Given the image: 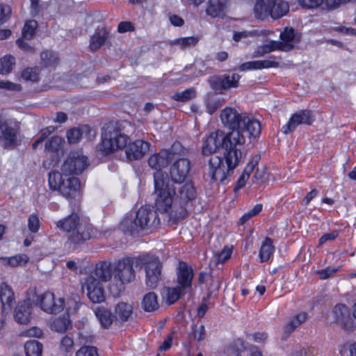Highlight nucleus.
I'll use <instances>...</instances> for the list:
<instances>
[{"label": "nucleus", "mask_w": 356, "mask_h": 356, "mask_svg": "<svg viewBox=\"0 0 356 356\" xmlns=\"http://www.w3.org/2000/svg\"><path fill=\"white\" fill-rule=\"evenodd\" d=\"M88 165V159L81 151L70 152L60 166V172L53 170L49 173V190L58 192L70 201L79 200L81 197V183L74 175L82 173Z\"/></svg>", "instance_id": "nucleus-1"}, {"label": "nucleus", "mask_w": 356, "mask_h": 356, "mask_svg": "<svg viewBox=\"0 0 356 356\" xmlns=\"http://www.w3.org/2000/svg\"><path fill=\"white\" fill-rule=\"evenodd\" d=\"M220 118L224 127L238 131L245 139L247 136L255 138L261 133L259 122L236 108L225 107L220 111Z\"/></svg>", "instance_id": "nucleus-2"}, {"label": "nucleus", "mask_w": 356, "mask_h": 356, "mask_svg": "<svg viewBox=\"0 0 356 356\" xmlns=\"http://www.w3.org/2000/svg\"><path fill=\"white\" fill-rule=\"evenodd\" d=\"M244 144L245 138L240 136L238 131H229L225 134L223 131L217 129L207 136L202 149L203 154L209 155L220 148L225 149V152L235 149L241 151V147Z\"/></svg>", "instance_id": "nucleus-3"}, {"label": "nucleus", "mask_w": 356, "mask_h": 356, "mask_svg": "<svg viewBox=\"0 0 356 356\" xmlns=\"http://www.w3.org/2000/svg\"><path fill=\"white\" fill-rule=\"evenodd\" d=\"M224 157L225 162L223 158L218 156H212L209 161V175L213 180L223 181L240 163L242 152L236 149L232 150L225 152Z\"/></svg>", "instance_id": "nucleus-4"}, {"label": "nucleus", "mask_w": 356, "mask_h": 356, "mask_svg": "<svg viewBox=\"0 0 356 356\" xmlns=\"http://www.w3.org/2000/svg\"><path fill=\"white\" fill-rule=\"evenodd\" d=\"M175 200L170 213V220L177 222L188 216V209L196 197V191L190 181L175 188Z\"/></svg>", "instance_id": "nucleus-5"}, {"label": "nucleus", "mask_w": 356, "mask_h": 356, "mask_svg": "<svg viewBox=\"0 0 356 356\" xmlns=\"http://www.w3.org/2000/svg\"><path fill=\"white\" fill-rule=\"evenodd\" d=\"M154 191L153 193L155 207L160 212H167L173 207L175 188L170 184L167 175L163 172L154 173Z\"/></svg>", "instance_id": "nucleus-6"}, {"label": "nucleus", "mask_w": 356, "mask_h": 356, "mask_svg": "<svg viewBox=\"0 0 356 356\" xmlns=\"http://www.w3.org/2000/svg\"><path fill=\"white\" fill-rule=\"evenodd\" d=\"M56 225L60 230L70 233L69 239L74 243H81L92 237V229L88 225L80 222L79 216L74 211L58 220Z\"/></svg>", "instance_id": "nucleus-7"}, {"label": "nucleus", "mask_w": 356, "mask_h": 356, "mask_svg": "<svg viewBox=\"0 0 356 356\" xmlns=\"http://www.w3.org/2000/svg\"><path fill=\"white\" fill-rule=\"evenodd\" d=\"M134 278V259L124 258L119 260L113 268L112 284L109 286L110 292L114 296H119L124 289V285L131 282Z\"/></svg>", "instance_id": "nucleus-8"}, {"label": "nucleus", "mask_w": 356, "mask_h": 356, "mask_svg": "<svg viewBox=\"0 0 356 356\" xmlns=\"http://www.w3.org/2000/svg\"><path fill=\"white\" fill-rule=\"evenodd\" d=\"M159 223L157 213L147 207H140L136 216L134 222L129 220H124L123 224L127 227V230L131 233L138 232L141 229H148Z\"/></svg>", "instance_id": "nucleus-9"}, {"label": "nucleus", "mask_w": 356, "mask_h": 356, "mask_svg": "<svg viewBox=\"0 0 356 356\" xmlns=\"http://www.w3.org/2000/svg\"><path fill=\"white\" fill-rule=\"evenodd\" d=\"M129 140V138L118 130H106L102 134L99 150L105 154H108L114 151L122 149L127 146Z\"/></svg>", "instance_id": "nucleus-10"}, {"label": "nucleus", "mask_w": 356, "mask_h": 356, "mask_svg": "<svg viewBox=\"0 0 356 356\" xmlns=\"http://www.w3.org/2000/svg\"><path fill=\"white\" fill-rule=\"evenodd\" d=\"M36 297V304L46 313L57 314L65 308V300L62 298L56 299L51 292L47 291Z\"/></svg>", "instance_id": "nucleus-11"}, {"label": "nucleus", "mask_w": 356, "mask_h": 356, "mask_svg": "<svg viewBox=\"0 0 356 356\" xmlns=\"http://www.w3.org/2000/svg\"><path fill=\"white\" fill-rule=\"evenodd\" d=\"M81 289L93 303L102 302L105 300L104 287L93 275L88 276L85 279Z\"/></svg>", "instance_id": "nucleus-12"}, {"label": "nucleus", "mask_w": 356, "mask_h": 356, "mask_svg": "<svg viewBox=\"0 0 356 356\" xmlns=\"http://www.w3.org/2000/svg\"><path fill=\"white\" fill-rule=\"evenodd\" d=\"M145 265L146 284L150 289H154L161 280V264L157 257H152L149 259L147 256L143 258Z\"/></svg>", "instance_id": "nucleus-13"}, {"label": "nucleus", "mask_w": 356, "mask_h": 356, "mask_svg": "<svg viewBox=\"0 0 356 356\" xmlns=\"http://www.w3.org/2000/svg\"><path fill=\"white\" fill-rule=\"evenodd\" d=\"M191 161L185 158L176 159L170 169V176L172 182L181 184L189 175Z\"/></svg>", "instance_id": "nucleus-14"}, {"label": "nucleus", "mask_w": 356, "mask_h": 356, "mask_svg": "<svg viewBox=\"0 0 356 356\" xmlns=\"http://www.w3.org/2000/svg\"><path fill=\"white\" fill-rule=\"evenodd\" d=\"M314 120V116L309 110H301L295 113L289 119L287 124L282 127V131L287 134L300 124L310 125Z\"/></svg>", "instance_id": "nucleus-15"}, {"label": "nucleus", "mask_w": 356, "mask_h": 356, "mask_svg": "<svg viewBox=\"0 0 356 356\" xmlns=\"http://www.w3.org/2000/svg\"><path fill=\"white\" fill-rule=\"evenodd\" d=\"M180 145L175 143L171 149H162L159 153L152 154L148 160V164L152 169L157 172H161V170L165 168L168 162L174 158V151L177 149Z\"/></svg>", "instance_id": "nucleus-16"}, {"label": "nucleus", "mask_w": 356, "mask_h": 356, "mask_svg": "<svg viewBox=\"0 0 356 356\" xmlns=\"http://www.w3.org/2000/svg\"><path fill=\"white\" fill-rule=\"evenodd\" d=\"M17 125L0 115V140L6 145H14L17 140Z\"/></svg>", "instance_id": "nucleus-17"}, {"label": "nucleus", "mask_w": 356, "mask_h": 356, "mask_svg": "<svg viewBox=\"0 0 356 356\" xmlns=\"http://www.w3.org/2000/svg\"><path fill=\"white\" fill-rule=\"evenodd\" d=\"M241 76L236 73L213 76L209 79V83L213 90L218 92L237 88Z\"/></svg>", "instance_id": "nucleus-18"}, {"label": "nucleus", "mask_w": 356, "mask_h": 356, "mask_svg": "<svg viewBox=\"0 0 356 356\" xmlns=\"http://www.w3.org/2000/svg\"><path fill=\"white\" fill-rule=\"evenodd\" d=\"M150 144L143 140H136L130 143L126 149V155L129 161L142 158L149 150Z\"/></svg>", "instance_id": "nucleus-19"}, {"label": "nucleus", "mask_w": 356, "mask_h": 356, "mask_svg": "<svg viewBox=\"0 0 356 356\" xmlns=\"http://www.w3.org/2000/svg\"><path fill=\"white\" fill-rule=\"evenodd\" d=\"M193 276V268L186 263L180 261L177 268V279L179 286L183 289L191 288Z\"/></svg>", "instance_id": "nucleus-20"}, {"label": "nucleus", "mask_w": 356, "mask_h": 356, "mask_svg": "<svg viewBox=\"0 0 356 356\" xmlns=\"http://www.w3.org/2000/svg\"><path fill=\"white\" fill-rule=\"evenodd\" d=\"M280 42L282 46V51H289L291 50L296 44L299 43L301 39L300 34L296 32L293 28H285L280 35Z\"/></svg>", "instance_id": "nucleus-21"}, {"label": "nucleus", "mask_w": 356, "mask_h": 356, "mask_svg": "<svg viewBox=\"0 0 356 356\" xmlns=\"http://www.w3.org/2000/svg\"><path fill=\"white\" fill-rule=\"evenodd\" d=\"M335 320L348 331L353 327V318L348 307L343 304L336 305L333 310Z\"/></svg>", "instance_id": "nucleus-22"}, {"label": "nucleus", "mask_w": 356, "mask_h": 356, "mask_svg": "<svg viewBox=\"0 0 356 356\" xmlns=\"http://www.w3.org/2000/svg\"><path fill=\"white\" fill-rule=\"evenodd\" d=\"M0 300L3 312L10 310L15 302V293L13 288L6 282L0 284Z\"/></svg>", "instance_id": "nucleus-23"}, {"label": "nucleus", "mask_w": 356, "mask_h": 356, "mask_svg": "<svg viewBox=\"0 0 356 356\" xmlns=\"http://www.w3.org/2000/svg\"><path fill=\"white\" fill-rule=\"evenodd\" d=\"M133 314V305L131 303L120 302L114 308L115 322L123 323L129 321Z\"/></svg>", "instance_id": "nucleus-24"}, {"label": "nucleus", "mask_w": 356, "mask_h": 356, "mask_svg": "<svg viewBox=\"0 0 356 356\" xmlns=\"http://www.w3.org/2000/svg\"><path fill=\"white\" fill-rule=\"evenodd\" d=\"M31 303L26 300L18 303L15 309V320L20 324H26L31 319Z\"/></svg>", "instance_id": "nucleus-25"}, {"label": "nucleus", "mask_w": 356, "mask_h": 356, "mask_svg": "<svg viewBox=\"0 0 356 356\" xmlns=\"http://www.w3.org/2000/svg\"><path fill=\"white\" fill-rule=\"evenodd\" d=\"M94 275L99 282L111 281L112 282L113 269L111 264L106 261L97 264L94 271Z\"/></svg>", "instance_id": "nucleus-26"}, {"label": "nucleus", "mask_w": 356, "mask_h": 356, "mask_svg": "<svg viewBox=\"0 0 356 356\" xmlns=\"http://www.w3.org/2000/svg\"><path fill=\"white\" fill-rule=\"evenodd\" d=\"M227 0H209L206 8L207 15L214 17H222L226 10Z\"/></svg>", "instance_id": "nucleus-27"}, {"label": "nucleus", "mask_w": 356, "mask_h": 356, "mask_svg": "<svg viewBox=\"0 0 356 356\" xmlns=\"http://www.w3.org/2000/svg\"><path fill=\"white\" fill-rule=\"evenodd\" d=\"M109 33L104 27H99L95 30V32L91 36L90 40V49L92 51H95L99 49L108 38Z\"/></svg>", "instance_id": "nucleus-28"}, {"label": "nucleus", "mask_w": 356, "mask_h": 356, "mask_svg": "<svg viewBox=\"0 0 356 356\" xmlns=\"http://www.w3.org/2000/svg\"><path fill=\"white\" fill-rule=\"evenodd\" d=\"M274 0H256L254 14L257 19L264 20L269 17Z\"/></svg>", "instance_id": "nucleus-29"}, {"label": "nucleus", "mask_w": 356, "mask_h": 356, "mask_svg": "<svg viewBox=\"0 0 356 356\" xmlns=\"http://www.w3.org/2000/svg\"><path fill=\"white\" fill-rule=\"evenodd\" d=\"M263 33L257 29L245 30L242 31H234L233 40L235 42L244 43L251 42L253 39L261 35Z\"/></svg>", "instance_id": "nucleus-30"}, {"label": "nucleus", "mask_w": 356, "mask_h": 356, "mask_svg": "<svg viewBox=\"0 0 356 356\" xmlns=\"http://www.w3.org/2000/svg\"><path fill=\"white\" fill-rule=\"evenodd\" d=\"M95 313L101 325L104 328L110 327L115 320L114 314L104 307H97Z\"/></svg>", "instance_id": "nucleus-31"}, {"label": "nucleus", "mask_w": 356, "mask_h": 356, "mask_svg": "<svg viewBox=\"0 0 356 356\" xmlns=\"http://www.w3.org/2000/svg\"><path fill=\"white\" fill-rule=\"evenodd\" d=\"M289 6L287 2L282 0H274L273 6L269 13V17L276 19L287 14Z\"/></svg>", "instance_id": "nucleus-32"}, {"label": "nucleus", "mask_w": 356, "mask_h": 356, "mask_svg": "<svg viewBox=\"0 0 356 356\" xmlns=\"http://www.w3.org/2000/svg\"><path fill=\"white\" fill-rule=\"evenodd\" d=\"M275 251V246L273 244V240L266 237L263 241L259 252V257L261 263L268 261Z\"/></svg>", "instance_id": "nucleus-33"}, {"label": "nucleus", "mask_w": 356, "mask_h": 356, "mask_svg": "<svg viewBox=\"0 0 356 356\" xmlns=\"http://www.w3.org/2000/svg\"><path fill=\"white\" fill-rule=\"evenodd\" d=\"M225 104V99L213 94H209L205 99L207 112L212 115Z\"/></svg>", "instance_id": "nucleus-34"}, {"label": "nucleus", "mask_w": 356, "mask_h": 356, "mask_svg": "<svg viewBox=\"0 0 356 356\" xmlns=\"http://www.w3.org/2000/svg\"><path fill=\"white\" fill-rule=\"evenodd\" d=\"M307 319V314L300 312L291 317L284 327V332L289 334L295 330V329L304 323Z\"/></svg>", "instance_id": "nucleus-35"}, {"label": "nucleus", "mask_w": 356, "mask_h": 356, "mask_svg": "<svg viewBox=\"0 0 356 356\" xmlns=\"http://www.w3.org/2000/svg\"><path fill=\"white\" fill-rule=\"evenodd\" d=\"M1 263L8 267H17L26 264L29 257L25 254H19L10 257H0Z\"/></svg>", "instance_id": "nucleus-36"}, {"label": "nucleus", "mask_w": 356, "mask_h": 356, "mask_svg": "<svg viewBox=\"0 0 356 356\" xmlns=\"http://www.w3.org/2000/svg\"><path fill=\"white\" fill-rule=\"evenodd\" d=\"M197 36L184 37L175 39L170 42V45L178 46L181 49L195 47L199 42Z\"/></svg>", "instance_id": "nucleus-37"}, {"label": "nucleus", "mask_w": 356, "mask_h": 356, "mask_svg": "<svg viewBox=\"0 0 356 356\" xmlns=\"http://www.w3.org/2000/svg\"><path fill=\"white\" fill-rule=\"evenodd\" d=\"M142 307L146 312H153L159 308L157 296L154 292L147 293L142 300Z\"/></svg>", "instance_id": "nucleus-38"}, {"label": "nucleus", "mask_w": 356, "mask_h": 356, "mask_svg": "<svg viewBox=\"0 0 356 356\" xmlns=\"http://www.w3.org/2000/svg\"><path fill=\"white\" fill-rule=\"evenodd\" d=\"M26 356H42V345L35 340L27 341L24 345Z\"/></svg>", "instance_id": "nucleus-39"}, {"label": "nucleus", "mask_w": 356, "mask_h": 356, "mask_svg": "<svg viewBox=\"0 0 356 356\" xmlns=\"http://www.w3.org/2000/svg\"><path fill=\"white\" fill-rule=\"evenodd\" d=\"M184 290L180 286H177L173 288H165L163 293L166 297L167 302L169 305L175 302L180 297V295L184 292Z\"/></svg>", "instance_id": "nucleus-40"}, {"label": "nucleus", "mask_w": 356, "mask_h": 356, "mask_svg": "<svg viewBox=\"0 0 356 356\" xmlns=\"http://www.w3.org/2000/svg\"><path fill=\"white\" fill-rule=\"evenodd\" d=\"M70 325V320L66 317L55 318L50 325L51 330L57 332H65Z\"/></svg>", "instance_id": "nucleus-41"}, {"label": "nucleus", "mask_w": 356, "mask_h": 356, "mask_svg": "<svg viewBox=\"0 0 356 356\" xmlns=\"http://www.w3.org/2000/svg\"><path fill=\"white\" fill-rule=\"evenodd\" d=\"M196 97V92L193 88H188L181 92H175L172 99L177 102H186L194 99Z\"/></svg>", "instance_id": "nucleus-42"}, {"label": "nucleus", "mask_w": 356, "mask_h": 356, "mask_svg": "<svg viewBox=\"0 0 356 356\" xmlns=\"http://www.w3.org/2000/svg\"><path fill=\"white\" fill-rule=\"evenodd\" d=\"M63 143L61 137L53 136L45 143V149L49 152L58 153L62 148Z\"/></svg>", "instance_id": "nucleus-43"}, {"label": "nucleus", "mask_w": 356, "mask_h": 356, "mask_svg": "<svg viewBox=\"0 0 356 356\" xmlns=\"http://www.w3.org/2000/svg\"><path fill=\"white\" fill-rule=\"evenodd\" d=\"M15 65V58L10 55L5 56L0 60V74H9Z\"/></svg>", "instance_id": "nucleus-44"}, {"label": "nucleus", "mask_w": 356, "mask_h": 356, "mask_svg": "<svg viewBox=\"0 0 356 356\" xmlns=\"http://www.w3.org/2000/svg\"><path fill=\"white\" fill-rule=\"evenodd\" d=\"M38 27V22L34 19L28 20L26 22L22 29L23 38L26 40H31L35 32Z\"/></svg>", "instance_id": "nucleus-45"}, {"label": "nucleus", "mask_w": 356, "mask_h": 356, "mask_svg": "<svg viewBox=\"0 0 356 356\" xmlns=\"http://www.w3.org/2000/svg\"><path fill=\"white\" fill-rule=\"evenodd\" d=\"M22 77L26 81H31L33 83L39 81V69L38 67L26 68L22 73Z\"/></svg>", "instance_id": "nucleus-46"}, {"label": "nucleus", "mask_w": 356, "mask_h": 356, "mask_svg": "<svg viewBox=\"0 0 356 356\" xmlns=\"http://www.w3.org/2000/svg\"><path fill=\"white\" fill-rule=\"evenodd\" d=\"M42 63L45 67L54 65L58 61V56L56 54L51 51H44L40 54Z\"/></svg>", "instance_id": "nucleus-47"}, {"label": "nucleus", "mask_w": 356, "mask_h": 356, "mask_svg": "<svg viewBox=\"0 0 356 356\" xmlns=\"http://www.w3.org/2000/svg\"><path fill=\"white\" fill-rule=\"evenodd\" d=\"M42 63L45 67L54 65L58 61V56L56 54L51 51H44L40 54Z\"/></svg>", "instance_id": "nucleus-48"}, {"label": "nucleus", "mask_w": 356, "mask_h": 356, "mask_svg": "<svg viewBox=\"0 0 356 356\" xmlns=\"http://www.w3.org/2000/svg\"><path fill=\"white\" fill-rule=\"evenodd\" d=\"M42 63L45 67L54 65L58 61V56L56 54L51 51H44L40 54Z\"/></svg>", "instance_id": "nucleus-49"}, {"label": "nucleus", "mask_w": 356, "mask_h": 356, "mask_svg": "<svg viewBox=\"0 0 356 356\" xmlns=\"http://www.w3.org/2000/svg\"><path fill=\"white\" fill-rule=\"evenodd\" d=\"M243 348V341L240 339L230 344L225 350L226 356H241V352Z\"/></svg>", "instance_id": "nucleus-50"}, {"label": "nucleus", "mask_w": 356, "mask_h": 356, "mask_svg": "<svg viewBox=\"0 0 356 356\" xmlns=\"http://www.w3.org/2000/svg\"><path fill=\"white\" fill-rule=\"evenodd\" d=\"M81 132L82 131L81 126L68 130L66 134V137L67 138L69 143H78L82 137Z\"/></svg>", "instance_id": "nucleus-51"}, {"label": "nucleus", "mask_w": 356, "mask_h": 356, "mask_svg": "<svg viewBox=\"0 0 356 356\" xmlns=\"http://www.w3.org/2000/svg\"><path fill=\"white\" fill-rule=\"evenodd\" d=\"M262 208L263 206L261 204H257L251 210H250L249 211H248L247 213H244L242 216V217L239 220V223L241 225L245 223L251 218L259 214L261 211Z\"/></svg>", "instance_id": "nucleus-52"}, {"label": "nucleus", "mask_w": 356, "mask_h": 356, "mask_svg": "<svg viewBox=\"0 0 356 356\" xmlns=\"http://www.w3.org/2000/svg\"><path fill=\"white\" fill-rule=\"evenodd\" d=\"M75 356H99L96 347L90 346H83L76 352Z\"/></svg>", "instance_id": "nucleus-53"}, {"label": "nucleus", "mask_w": 356, "mask_h": 356, "mask_svg": "<svg viewBox=\"0 0 356 356\" xmlns=\"http://www.w3.org/2000/svg\"><path fill=\"white\" fill-rule=\"evenodd\" d=\"M258 63L259 70L279 67V63L276 60V58L274 56H270L265 60H258Z\"/></svg>", "instance_id": "nucleus-54"}, {"label": "nucleus", "mask_w": 356, "mask_h": 356, "mask_svg": "<svg viewBox=\"0 0 356 356\" xmlns=\"http://www.w3.org/2000/svg\"><path fill=\"white\" fill-rule=\"evenodd\" d=\"M28 227L31 232L36 233L40 228V220L38 216L32 213L28 219Z\"/></svg>", "instance_id": "nucleus-55"}, {"label": "nucleus", "mask_w": 356, "mask_h": 356, "mask_svg": "<svg viewBox=\"0 0 356 356\" xmlns=\"http://www.w3.org/2000/svg\"><path fill=\"white\" fill-rule=\"evenodd\" d=\"M268 337V334L266 332H257L253 334H250L248 336L249 339L252 340L257 343H264Z\"/></svg>", "instance_id": "nucleus-56"}, {"label": "nucleus", "mask_w": 356, "mask_h": 356, "mask_svg": "<svg viewBox=\"0 0 356 356\" xmlns=\"http://www.w3.org/2000/svg\"><path fill=\"white\" fill-rule=\"evenodd\" d=\"M268 178V173L265 167L258 168L254 175V179L257 181L264 182Z\"/></svg>", "instance_id": "nucleus-57"}, {"label": "nucleus", "mask_w": 356, "mask_h": 356, "mask_svg": "<svg viewBox=\"0 0 356 356\" xmlns=\"http://www.w3.org/2000/svg\"><path fill=\"white\" fill-rule=\"evenodd\" d=\"M80 306V304L78 301L74 299H68L65 302V307H66V311L69 314H73L77 312Z\"/></svg>", "instance_id": "nucleus-58"}, {"label": "nucleus", "mask_w": 356, "mask_h": 356, "mask_svg": "<svg viewBox=\"0 0 356 356\" xmlns=\"http://www.w3.org/2000/svg\"><path fill=\"white\" fill-rule=\"evenodd\" d=\"M60 346L63 351L68 353L72 350L74 346L73 339L69 336H65L61 339Z\"/></svg>", "instance_id": "nucleus-59"}, {"label": "nucleus", "mask_w": 356, "mask_h": 356, "mask_svg": "<svg viewBox=\"0 0 356 356\" xmlns=\"http://www.w3.org/2000/svg\"><path fill=\"white\" fill-rule=\"evenodd\" d=\"M81 136H85L88 140H92L96 136V131L87 124L81 125Z\"/></svg>", "instance_id": "nucleus-60"}, {"label": "nucleus", "mask_w": 356, "mask_h": 356, "mask_svg": "<svg viewBox=\"0 0 356 356\" xmlns=\"http://www.w3.org/2000/svg\"><path fill=\"white\" fill-rule=\"evenodd\" d=\"M232 250L229 248H225L216 255L217 263H224L231 257Z\"/></svg>", "instance_id": "nucleus-61"}, {"label": "nucleus", "mask_w": 356, "mask_h": 356, "mask_svg": "<svg viewBox=\"0 0 356 356\" xmlns=\"http://www.w3.org/2000/svg\"><path fill=\"white\" fill-rule=\"evenodd\" d=\"M259 160V157L258 156L253 157L252 159L245 166L242 175H247V177L249 178L255 166L258 164Z\"/></svg>", "instance_id": "nucleus-62"}, {"label": "nucleus", "mask_w": 356, "mask_h": 356, "mask_svg": "<svg viewBox=\"0 0 356 356\" xmlns=\"http://www.w3.org/2000/svg\"><path fill=\"white\" fill-rule=\"evenodd\" d=\"M298 2L302 7L315 8L321 6L323 0H298Z\"/></svg>", "instance_id": "nucleus-63"}, {"label": "nucleus", "mask_w": 356, "mask_h": 356, "mask_svg": "<svg viewBox=\"0 0 356 356\" xmlns=\"http://www.w3.org/2000/svg\"><path fill=\"white\" fill-rule=\"evenodd\" d=\"M0 88L13 91H19L21 90V86L19 84L8 81H0Z\"/></svg>", "instance_id": "nucleus-64"}]
</instances>
